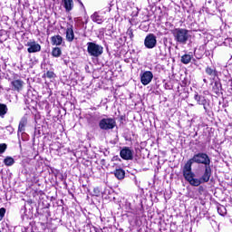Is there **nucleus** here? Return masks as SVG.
<instances>
[{
	"label": "nucleus",
	"mask_w": 232,
	"mask_h": 232,
	"mask_svg": "<svg viewBox=\"0 0 232 232\" xmlns=\"http://www.w3.org/2000/svg\"><path fill=\"white\" fill-rule=\"evenodd\" d=\"M183 178L190 186L198 187L200 184H206L207 182H209V179H211V175L213 174V171L211 170V166L204 167V169L202 171V174L200 178H195V172L193 170H185L182 172Z\"/></svg>",
	"instance_id": "obj_1"
},
{
	"label": "nucleus",
	"mask_w": 232,
	"mask_h": 232,
	"mask_svg": "<svg viewBox=\"0 0 232 232\" xmlns=\"http://www.w3.org/2000/svg\"><path fill=\"white\" fill-rule=\"evenodd\" d=\"M193 164H201L204 168H208L211 166V158H209V155L206 152H198L187 161V164L183 167L182 172L193 170Z\"/></svg>",
	"instance_id": "obj_2"
},
{
	"label": "nucleus",
	"mask_w": 232,
	"mask_h": 232,
	"mask_svg": "<svg viewBox=\"0 0 232 232\" xmlns=\"http://www.w3.org/2000/svg\"><path fill=\"white\" fill-rule=\"evenodd\" d=\"M172 35L174 37V41H176L178 44H187L188 41L191 38L189 30L184 28H175L172 31Z\"/></svg>",
	"instance_id": "obj_3"
},
{
	"label": "nucleus",
	"mask_w": 232,
	"mask_h": 232,
	"mask_svg": "<svg viewBox=\"0 0 232 232\" xmlns=\"http://www.w3.org/2000/svg\"><path fill=\"white\" fill-rule=\"evenodd\" d=\"M87 52L91 57H101L104 52V47L95 44V42H88Z\"/></svg>",
	"instance_id": "obj_4"
},
{
	"label": "nucleus",
	"mask_w": 232,
	"mask_h": 232,
	"mask_svg": "<svg viewBox=\"0 0 232 232\" xmlns=\"http://www.w3.org/2000/svg\"><path fill=\"white\" fill-rule=\"evenodd\" d=\"M117 126V121L113 118H103L99 121V127L101 130H113Z\"/></svg>",
	"instance_id": "obj_5"
},
{
	"label": "nucleus",
	"mask_w": 232,
	"mask_h": 232,
	"mask_svg": "<svg viewBox=\"0 0 232 232\" xmlns=\"http://www.w3.org/2000/svg\"><path fill=\"white\" fill-rule=\"evenodd\" d=\"M140 82L143 86H148L153 81V72L150 71L141 72L140 74Z\"/></svg>",
	"instance_id": "obj_6"
},
{
	"label": "nucleus",
	"mask_w": 232,
	"mask_h": 232,
	"mask_svg": "<svg viewBox=\"0 0 232 232\" xmlns=\"http://www.w3.org/2000/svg\"><path fill=\"white\" fill-rule=\"evenodd\" d=\"M144 44L149 50L155 48L157 46V36L153 34H148L145 37Z\"/></svg>",
	"instance_id": "obj_7"
},
{
	"label": "nucleus",
	"mask_w": 232,
	"mask_h": 232,
	"mask_svg": "<svg viewBox=\"0 0 232 232\" xmlns=\"http://www.w3.org/2000/svg\"><path fill=\"white\" fill-rule=\"evenodd\" d=\"M120 156L123 160H133V150L125 147L121 150Z\"/></svg>",
	"instance_id": "obj_8"
},
{
	"label": "nucleus",
	"mask_w": 232,
	"mask_h": 232,
	"mask_svg": "<svg viewBox=\"0 0 232 232\" xmlns=\"http://www.w3.org/2000/svg\"><path fill=\"white\" fill-rule=\"evenodd\" d=\"M27 52L29 53H36V52H39L41 50V44H37L34 41L27 43Z\"/></svg>",
	"instance_id": "obj_9"
},
{
	"label": "nucleus",
	"mask_w": 232,
	"mask_h": 232,
	"mask_svg": "<svg viewBox=\"0 0 232 232\" xmlns=\"http://www.w3.org/2000/svg\"><path fill=\"white\" fill-rule=\"evenodd\" d=\"M27 124H28V120L25 117L22 118L18 125V132H17L18 137L21 134L23 135V133H24V130Z\"/></svg>",
	"instance_id": "obj_10"
},
{
	"label": "nucleus",
	"mask_w": 232,
	"mask_h": 232,
	"mask_svg": "<svg viewBox=\"0 0 232 232\" xmlns=\"http://www.w3.org/2000/svg\"><path fill=\"white\" fill-rule=\"evenodd\" d=\"M11 84L14 92H21V90H23V86L24 85V82L22 80H14L11 82Z\"/></svg>",
	"instance_id": "obj_11"
},
{
	"label": "nucleus",
	"mask_w": 232,
	"mask_h": 232,
	"mask_svg": "<svg viewBox=\"0 0 232 232\" xmlns=\"http://www.w3.org/2000/svg\"><path fill=\"white\" fill-rule=\"evenodd\" d=\"M51 43L53 46H61L63 43H64V40L63 39V36L61 35H54L51 38Z\"/></svg>",
	"instance_id": "obj_12"
},
{
	"label": "nucleus",
	"mask_w": 232,
	"mask_h": 232,
	"mask_svg": "<svg viewBox=\"0 0 232 232\" xmlns=\"http://www.w3.org/2000/svg\"><path fill=\"white\" fill-rule=\"evenodd\" d=\"M205 72H206L207 75H209L210 79H213V80H215L218 75V72H217V69L216 68H211L209 66H208L205 69Z\"/></svg>",
	"instance_id": "obj_13"
},
{
	"label": "nucleus",
	"mask_w": 232,
	"mask_h": 232,
	"mask_svg": "<svg viewBox=\"0 0 232 232\" xmlns=\"http://www.w3.org/2000/svg\"><path fill=\"white\" fill-rule=\"evenodd\" d=\"M195 101H197L198 104L201 106H206L208 101L206 100L205 96L198 95V92H196L194 95Z\"/></svg>",
	"instance_id": "obj_14"
},
{
	"label": "nucleus",
	"mask_w": 232,
	"mask_h": 232,
	"mask_svg": "<svg viewBox=\"0 0 232 232\" xmlns=\"http://www.w3.org/2000/svg\"><path fill=\"white\" fill-rule=\"evenodd\" d=\"M92 21L93 23H97V24H102L104 23V18L99 14V13L95 12L92 16H91Z\"/></svg>",
	"instance_id": "obj_15"
},
{
	"label": "nucleus",
	"mask_w": 232,
	"mask_h": 232,
	"mask_svg": "<svg viewBox=\"0 0 232 232\" xmlns=\"http://www.w3.org/2000/svg\"><path fill=\"white\" fill-rule=\"evenodd\" d=\"M66 39L69 43H72L75 39V34H73V28L68 27L66 30Z\"/></svg>",
	"instance_id": "obj_16"
},
{
	"label": "nucleus",
	"mask_w": 232,
	"mask_h": 232,
	"mask_svg": "<svg viewBox=\"0 0 232 232\" xmlns=\"http://www.w3.org/2000/svg\"><path fill=\"white\" fill-rule=\"evenodd\" d=\"M222 90V83L220 82H215L212 85V92L216 95H220V91Z\"/></svg>",
	"instance_id": "obj_17"
},
{
	"label": "nucleus",
	"mask_w": 232,
	"mask_h": 232,
	"mask_svg": "<svg viewBox=\"0 0 232 232\" xmlns=\"http://www.w3.org/2000/svg\"><path fill=\"white\" fill-rule=\"evenodd\" d=\"M66 12L73 10V0H62Z\"/></svg>",
	"instance_id": "obj_18"
},
{
	"label": "nucleus",
	"mask_w": 232,
	"mask_h": 232,
	"mask_svg": "<svg viewBox=\"0 0 232 232\" xmlns=\"http://www.w3.org/2000/svg\"><path fill=\"white\" fill-rule=\"evenodd\" d=\"M114 175L118 180H122L126 175V172L122 169H118L114 171Z\"/></svg>",
	"instance_id": "obj_19"
},
{
	"label": "nucleus",
	"mask_w": 232,
	"mask_h": 232,
	"mask_svg": "<svg viewBox=\"0 0 232 232\" xmlns=\"http://www.w3.org/2000/svg\"><path fill=\"white\" fill-rule=\"evenodd\" d=\"M6 113H8V106L5 103H0V117L5 119Z\"/></svg>",
	"instance_id": "obj_20"
},
{
	"label": "nucleus",
	"mask_w": 232,
	"mask_h": 232,
	"mask_svg": "<svg viewBox=\"0 0 232 232\" xmlns=\"http://www.w3.org/2000/svg\"><path fill=\"white\" fill-rule=\"evenodd\" d=\"M191 59H193V55L184 54L183 56H181V63L183 64H189L191 63Z\"/></svg>",
	"instance_id": "obj_21"
},
{
	"label": "nucleus",
	"mask_w": 232,
	"mask_h": 232,
	"mask_svg": "<svg viewBox=\"0 0 232 232\" xmlns=\"http://www.w3.org/2000/svg\"><path fill=\"white\" fill-rule=\"evenodd\" d=\"M62 53H63V51H61V48L59 47L53 48V51H52L53 57H61Z\"/></svg>",
	"instance_id": "obj_22"
},
{
	"label": "nucleus",
	"mask_w": 232,
	"mask_h": 232,
	"mask_svg": "<svg viewBox=\"0 0 232 232\" xmlns=\"http://www.w3.org/2000/svg\"><path fill=\"white\" fill-rule=\"evenodd\" d=\"M4 164L5 166H14V164H15V160H14V158L12 157H6L5 160H4Z\"/></svg>",
	"instance_id": "obj_23"
},
{
	"label": "nucleus",
	"mask_w": 232,
	"mask_h": 232,
	"mask_svg": "<svg viewBox=\"0 0 232 232\" xmlns=\"http://www.w3.org/2000/svg\"><path fill=\"white\" fill-rule=\"evenodd\" d=\"M218 213L219 215H221V217H224V215H226V213H227V210L226 209V207L220 206L218 208Z\"/></svg>",
	"instance_id": "obj_24"
},
{
	"label": "nucleus",
	"mask_w": 232,
	"mask_h": 232,
	"mask_svg": "<svg viewBox=\"0 0 232 232\" xmlns=\"http://www.w3.org/2000/svg\"><path fill=\"white\" fill-rule=\"evenodd\" d=\"M6 214V208H0V222L5 218V215Z\"/></svg>",
	"instance_id": "obj_25"
},
{
	"label": "nucleus",
	"mask_w": 232,
	"mask_h": 232,
	"mask_svg": "<svg viewBox=\"0 0 232 232\" xmlns=\"http://www.w3.org/2000/svg\"><path fill=\"white\" fill-rule=\"evenodd\" d=\"M46 77L48 79H53V77H55V73L52 71H48L46 73H45Z\"/></svg>",
	"instance_id": "obj_26"
},
{
	"label": "nucleus",
	"mask_w": 232,
	"mask_h": 232,
	"mask_svg": "<svg viewBox=\"0 0 232 232\" xmlns=\"http://www.w3.org/2000/svg\"><path fill=\"white\" fill-rule=\"evenodd\" d=\"M7 145L5 143L0 144V153H5L6 151Z\"/></svg>",
	"instance_id": "obj_27"
},
{
	"label": "nucleus",
	"mask_w": 232,
	"mask_h": 232,
	"mask_svg": "<svg viewBox=\"0 0 232 232\" xmlns=\"http://www.w3.org/2000/svg\"><path fill=\"white\" fill-rule=\"evenodd\" d=\"M127 35L130 37V39H133V30L128 29Z\"/></svg>",
	"instance_id": "obj_28"
},
{
	"label": "nucleus",
	"mask_w": 232,
	"mask_h": 232,
	"mask_svg": "<svg viewBox=\"0 0 232 232\" xmlns=\"http://www.w3.org/2000/svg\"><path fill=\"white\" fill-rule=\"evenodd\" d=\"M203 108H204L205 111H208V107H206V105H203Z\"/></svg>",
	"instance_id": "obj_29"
},
{
	"label": "nucleus",
	"mask_w": 232,
	"mask_h": 232,
	"mask_svg": "<svg viewBox=\"0 0 232 232\" xmlns=\"http://www.w3.org/2000/svg\"><path fill=\"white\" fill-rule=\"evenodd\" d=\"M203 82H205L206 84H208V80H207V79H203Z\"/></svg>",
	"instance_id": "obj_30"
},
{
	"label": "nucleus",
	"mask_w": 232,
	"mask_h": 232,
	"mask_svg": "<svg viewBox=\"0 0 232 232\" xmlns=\"http://www.w3.org/2000/svg\"><path fill=\"white\" fill-rule=\"evenodd\" d=\"M96 232H103L102 229H97Z\"/></svg>",
	"instance_id": "obj_31"
},
{
	"label": "nucleus",
	"mask_w": 232,
	"mask_h": 232,
	"mask_svg": "<svg viewBox=\"0 0 232 232\" xmlns=\"http://www.w3.org/2000/svg\"><path fill=\"white\" fill-rule=\"evenodd\" d=\"M0 232H2V231L0 230Z\"/></svg>",
	"instance_id": "obj_32"
}]
</instances>
